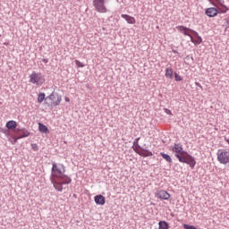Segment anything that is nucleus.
I'll return each mask as SVG.
<instances>
[{"mask_svg": "<svg viewBox=\"0 0 229 229\" xmlns=\"http://www.w3.org/2000/svg\"><path fill=\"white\" fill-rule=\"evenodd\" d=\"M50 182L54 185L55 191L62 192L64 185H69L72 179L65 174V165L63 164L52 163Z\"/></svg>", "mask_w": 229, "mask_h": 229, "instance_id": "1", "label": "nucleus"}, {"mask_svg": "<svg viewBox=\"0 0 229 229\" xmlns=\"http://www.w3.org/2000/svg\"><path fill=\"white\" fill-rule=\"evenodd\" d=\"M172 151L174 154L175 158L182 164H187L191 169L196 167V158L189 154V152L183 150V145L182 143H174L172 147Z\"/></svg>", "mask_w": 229, "mask_h": 229, "instance_id": "2", "label": "nucleus"}, {"mask_svg": "<svg viewBox=\"0 0 229 229\" xmlns=\"http://www.w3.org/2000/svg\"><path fill=\"white\" fill-rule=\"evenodd\" d=\"M139 140H140V137L136 138L134 140L133 146H132L133 151H135L137 155H140V157H153V152H151V150L146 148L140 147V145L139 144Z\"/></svg>", "mask_w": 229, "mask_h": 229, "instance_id": "3", "label": "nucleus"}, {"mask_svg": "<svg viewBox=\"0 0 229 229\" xmlns=\"http://www.w3.org/2000/svg\"><path fill=\"white\" fill-rule=\"evenodd\" d=\"M29 81L32 83V85L42 87L43 83H46V77L41 72H32L30 75Z\"/></svg>", "mask_w": 229, "mask_h": 229, "instance_id": "4", "label": "nucleus"}, {"mask_svg": "<svg viewBox=\"0 0 229 229\" xmlns=\"http://www.w3.org/2000/svg\"><path fill=\"white\" fill-rule=\"evenodd\" d=\"M217 161L219 164H229V150L227 149H218L217 151Z\"/></svg>", "mask_w": 229, "mask_h": 229, "instance_id": "5", "label": "nucleus"}, {"mask_svg": "<svg viewBox=\"0 0 229 229\" xmlns=\"http://www.w3.org/2000/svg\"><path fill=\"white\" fill-rule=\"evenodd\" d=\"M105 3L106 0H93V6L96 12H98V13H106L107 9Z\"/></svg>", "mask_w": 229, "mask_h": 229, "instance_id": "6", "label": "nucleus"}, {"mask_svg": "<svg viewBox=\"0 0 229 229\" xmlns=\"http://www.w3.org/2000/svg\"><path fill=\"white\" fill-rule=\"evenodd\" d=\"M47 99H50V101H52V106H58L62 103V95L53 91L48 97H47Z\"/></svg>", "mask_w": 229, "mask_h": 229, "instance_id": "7", "label": "nucleus"}, {"mask_svg": "<svg viewBox=\"0 0 229 229\" xmlns=\"http://www.w3.org/2000/svg\"><path fill=\"white\" fill-rule=\"evenodd\" d=\"M177 30H179L180 33H182L185 37H190V38H192V31L194 30L185 27L183 25H178L175 27Z\"/></svg>", "mask_w": 229, "mask_h": 229, "instance_id": "8", "label": "nucleus"}, {"mask_svg": "<svg viewBox=\"0 0 229 229\" xmlns=\"http://www.w3.org/2000/svg\"><path fill=\"white\" fill-rule=\"evenodd\" d=\"M219 13V7H208L205 10V15L210 18L217 17Z\"/></svg>", "mask_w": 229, "mask_h": 229, "instance_id": "9", "label": "nucleus"}, {"mask_svg": "<svg viewBox=\"0 0 229 229\" xmlns=\"http://www.w3.org/2000/svg\"><path fill=\"white\" fill-rule=\"evenodd\" d=\"M155 197L157 198V199H169L171 195L167 191L160 190L155 193Z\"/></svg>", "mask_w": 229, "mask_h": 229, "instance_id": "10", "label": "nucleus"}, {"mask_svg": "<svg viewBox=\"0 0 229 229\" xmlns=\"http://www.w3.org/2000/svg\"><path fill=\"white\" fill-rule=\"evenodd\" d=\"M191 35L197 38V39H194V37L192 36L191 38V42H192V44H194L195 46H199V44L203 42V38H201V36H199V33H198V31L193 30Z\"/></svg>", "mask_w": 229, "mask_h": 229, "instance_id": "11", "label": "nucleus"}, {"mask_svg": "<svg viewBox=\"0 0 229 229\" xmlns=\"http://www.w3.org/2000/svg\"><path fill=\"white\" fill-rule=\"evenodd\" d=\"M122 19H124L128 24H135L136 21L133 16H130L128 14H122Z\"/></svg>", "mask_w": 229, "mask_h": 229, "instance_id": "12", "label": "nucleus"}, {"mask_svg": "<svg viewBox=\"0 0 229 229\" xmlns=\"http://www.w3.org/2000/svg\"><path fill=\"white\" fill-rule=\"evenodd\" d=\"M5 127L7 130H16L17 129V122L13 120H10L6 123Z\"/></svg>", "mask_w": 229, "mask_h": 229, "instance_id": "13", "label": "nucleus"}, {"mask_svg": "<svg viewBox=\"0 0 229 229\" xmlns=\"http://www.w3.org/2000/svg\"><path fill=\"white\" fill-rule=\"evenodd\" d=\"M208 1L212 4V6H216V8H217L218 6H223V4H225V0H208Z\"/></svg>", "mask_w": 229, "mask_h": 229, "instance_id": "14", "label": "nucleus"}, {"mask_svg": "<svg viewBox=\"0 0 229 229\" xmlns=\"http://www.w3.org/2000/svg\"><path fill=\"white\" fill-rule=\"evenodd\" d=\"M31 132L28 131L26 128H21V134L19 135V139H26V137H30Z\"/></svg>", "mask_w": 229, "mask_h": 229, "instance_id": "15", "label": "nucleus"}, {"mask_svg": "<svg viewBox=\"0 0 229 229\" xmlns=\"http://www.w3.org/2000/svg\"><path fill=\"white\" fill-rule=\"evenodd\" d=\"M38 130L41 133H49V129L44 123H38Z\"/></svg>", "mask_w": 229, "mask_h": 229, "instance_id": "16", "label": "nucleus"}, {"mask_svg": "<svg viewBox=\"0 0 229 229\" xmlns=\"http://www.w3.org/2000/svg\"><path fill=\"white\" fill-rule=\"evenodd\" d=\"M160 156L162 157V158H164V160L168 162V164H173V158H171V156H169L168 154L160 152Z\"/></svg>", "mask_w": 229, "mask_h": 229, "instance_id": "17", "label": "nucleus"}, {"mask_svg": "<svg viewBox=\"0 0 229 229\" xmlns=\"http://www.w3.org/2000/svg\"><path fill=\"white\" fill-rule=\"evenodd\" d=\"M165 76L166 78H170V79L172 80V78H173V68H171V67L166 68V69H165Z\"/></svg>", "mask_w": 229, "mask_h": 229, "instance_id": "18", "label": "nucleus"}, {"mask_svg": "<svg viewBox=\"0 0 229 229\" xmlns=\"http://www.w3.org/2000/svg\"><path fill=\"white\" fill-rule=\"evenodd\" d=\"M222 8L218 7L219 13H226L229 11V7L226 6L225 4L223 5H220Z\"/></svg>", "mask_w": 229, "mask_h": 229, "instance_id": "19", "label": "nucleus"}, {"mask_svg": "<svg viewBox=\"0 0 229 229\" xmlns=\"http://www.w3.org/2000/svg\"><path fill=\"white\" fill-rule=\"evenodd\" d=\"M158 225H159V229H169V224H167V222L165 221H160Z\"/></svg>", "mask_w": 229, "mask_h": 229, "instance_id": "20", "label": "nucleus"}, {"mask_svg": "<svg viewBox=\"0 0 229 229\" xmlns=\"http://www.w3.org/2000/svg\"><path fill=\"white\" fill-rule=\"evenodd\" d=\"M45 99H47V98H46V93H39L38 97V103H42Z\"/></svg>", "mask_w": 229, "mask_h": 229, "instance_id": "21", "label": "nucleus"}, {"mask_svg": "<svg viewBox=\"0 0 229 229\" xmlns=\"http://www.w3.org/2000/svg\"><path fill=\"white\" fill-rule=\"evenodd\" d=\"M94 201H106V199L103 195L99 194L94 197Z\"/></svg>", "mask_w": 229, "mask_h": 229, "instance_id": "22", "label": "nucleus"}, {"mask_svg": "<svg viewBox=\"0 0 229 229\" xmlns=\"http://www.w3.org/2000/svg\"><path fill=\"white\" fill-rule=\"evenodd\" d=\"M175 81H183V77L180 76L177 72H174Z\"/></svg>", "mask_w": 229, "mask_h": 229, "instance_id": "23", "label": "nucleus"}, {"mask_svg": "<svg viewBox=\"0 0 229 229\" xmlns=\"http://www.w3.org/2000/svg\"><path fill=\"white\" fill-rule=\"evenodd\" d=\"M75 65H77V67H85V64L80 62V60H75Z\"/></svg>", "mask_w": 229, "mask_h": 229, "instance_id": "24", "label": "nucleus"}, {"mask_svg": "<svg viewBox=\"0 0 229 229\" xmlns=\"http://www.w3.org/2000/svg\"><path fill=\"white\" fill-rule=\"evenodd\" d=\"M224 21H225L224 26L225 27V30H228V28H229V17L225 18Z\"/></svg>", "mask_w": 229, "mask_h": 229, "instance_id": "25", "label": "nucleus"}, {"mask_svg": "<svg viewBox=\"0 0 229 229\" xmlns=\"http://www.w3.org/2000/svg\"><path fill=\"white\" fill-rule=\"evenodd\" d=\"M183 228L184 229H198V228L194 227L193 225H189L187 224L183 225Z\"/></svg>", "mask_w": 229, "mask_h": 229, "instance_id": "26", "label": "nucleus"}, {"mask_svg": "<svg viewBox=\"0 0 229 229\" xmlns=\"http://www.w3.org/2000/svg\"><path fill=\"white\" fill-rule=\"evenodd\" d=\"M31 148L33 151H38V145H37V143H32Z\"/></svg>", "mask_w": 229, "mask_h": 229, "instance_id": "27", "label": "nucleus"}, {"mask_svg": "<svg viewBox=\"0 0 229 229\" xmlns=\"http://www.w3.org/2000/svg\"><path fill=\"white\" fill-rule=\"evenodd\" d=\"M164 112H165V114H166L167 115H173V112H172L170 109L164 108Z\"/></svg>", "mask_w": 229, "mask_h": 229, "instance_id": "28", "label": "nucleus"}, {"mask_svg": "<svg viewBox=\"0 0 229 229\" xmlns=\"http://www.w3.org/2000/svg\"><path fill=\"white\" fill-rule=\"evenodd\" d=\"M185 60H187V62H191H191H194V57H192V55H187L185 57Z\"/></svg>", "mask_w": 229, "mask_h": 229, "instance_id": "29", "label": "nucleus"}, {"mask_svg": "<svg viewBox=\"0 0 229 229\" xmlns=\"http://www.w3.org/2000/svg\"><path fill=\"white\" fill-rule=\"evenodd\" d=\"M196 87H199V89L203 90V86H201V83L199 82H195Z\"/></svg>", "mask_w": 229, "mask_h": 229, "instance_id": "30", "label": "nucleus"}, {"mask_svg": "<svg viewBox=\"0 0 229 229\" xmlns=\"http://www.w3.org/2000/svg\"><path fill=\"white\" fill-rule=\"evenodd\" d=\"M21 138H19V136H17V137H14L13 138V144H15L16 142H17V140H21Z\"/></svg>", "mask_w": 229, "mask_h": 229, "instance_id": "31", "label": "nucleus"}, {"mask_svg": "<svg viewBox=\"0 0 229 229\" xmlns=\"http://www.w3.org/2000/svg\"><path fill=\"white\" fill-rule=\"evenodd\" d=\"M172 53L178 55H180V52H178V50H175L174 48L172 49Z\"/></svg>", "mask_w": 229, "mask_h": 229, "instance_id": "32", "label": "nucleus"}, {"mask_svg": "<svg viewBox=\"0 0 229 229\" xmlns=\"http://www.w3.org/2000/svg\"><path fill=\"white\" fill-rule=\"evenodd\" d=\"M44 64H48L49 63V60L48 59H46V58H43L41 60Z\"/></svg>", "mask_w": 229, "mask_h": 229, "instance_id": "33", "label": "nucleus"}, {"mask_svg": "<svg viewBox=\"0 0 229 229\" xmlns=\"http://www.w3.org/2000/svg\"><path fill=\"white\" fill-rule=\"evenodd\" d=\"M97 205H105V201H97Z\"/></svg>", "mask_w": 229, "mask_h": 229, "instance_id": "34", "label": "nucleus"}, {"mask_svg": "<svg viewBox=\"0 0 229 229\" xmlns=\"http://www.w3.org/2000/svg\"><path fill=\"white\" fill-rule=\"evenodd\" d=\"M65 101H66V103H70L71 102V98H67V97H65Z\"/></svg>", "mask_w": 229, "mask_h": 229, "instance_id": "35", "label": "nucleus"}, {"mask_svg": "<svg viewBox=\"0 0 229 229\" xmlns=\"http://www.w3.org/2000/svg\"><path fill=\"white\" fill-rule=\"evenodd\" d=\"M225 142H227V144H229V139L228 138L225 137Z\"/></svg>", "mask_w": 229, "mask_h": 229, "instance_id": "36", "label": "nucleus"}, {"mask_svg": "<svg viewBox=\"0 0 229 229\" xmlns=\"http://www.w3.org/2000/svg\"><path fill=\"white\" fill-rule=\"evenodd\" d=\"M16 131H22V129L17 128Z\"/></svg>", "mask_w": 229, "mask_h": 229, "instance_id": "37", "label": "nucleus"}, {"mask_svg": "<svg viewBox=\"0 0 229 229\" xmlns=\"http://www.w3.org/2000/svg\"><path fill=\"white\" fill-rule=\"evenodd\" d=\"M87 197L89 198V199H92L90 198V195H87Z\"/></svg>", "mask_w": 229, "mask_h": 229, "instance_id": "38", "label": "nucleus"}]
</instances>
